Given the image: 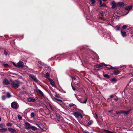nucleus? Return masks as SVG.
Instances as JSON below:
<instances>
[{
	"mask_svg": "<svg viewBox=\"0 0 133 133\" xmlns=\"http://www.w3.org/2000/svg\"><path fill=\"white\" fill-rule=\"evenodd\" d=\"M83 112V111L81 110L76 111H73V114L77 119L79 118V117L82 119L83 117L82 114V113Z\"/></svg>",
	"mask_w": 133,
	"mask_h": 133,
	"instance_id": "obj_1",
	"label": "nucleus"
},
{
	"mask_svg": "<svg viewBox=\"0 0 133 133\" xmlns=\"http://www.w3.org/2000/svg\"><path fill=\"white\" fill-rule=\"evenodd\" d=\"M20 83L18 81L16 80L11 81L10 85L12 87L16 89L19 86Z\"/></svg>",
	"mask_w": 133,
	"mask_h": 133,
	"instance_id": "obj_2",
	"label": "nucleus"
},
{
	"mask_svg": "<svg viewBox=\"0 0 133 133\" xmlns=\"http://www.w3.org/2000/svg\"><path fill=\"white\" fill-rule=\"evenodd\" d=\"M75 95L76 97L78 100L80 102L82 103H86L87 101L88 98H87L85 101L83 102H82L81 101V99L82 98V96L81 95H79L78 96H77L76 94H75Z\"/></svg>",
	"mask_w": 133,
	"mask_h": 133,
	"instance_id": "obj_3",
	"label": "nucleus"
},
{
	"mask_svg": "<svg viewBox=\"0 0 133 133\" xmlns=\"http://www.w3.org/2000/svg\"><path fill=\"white\" fill-rule=\"evenodd\" d=\"M71 78L72 80V82L74 84L76 85H78L79 84L80 79L78 77H72Z\"/></svg>",
	"mask_w": 133,
	"mask_h": 133,
	"instance_id": "obj_4",
	"label": "nucleus"
},
{
	"mask_svg": "<svg viewBox=\"0 0 133 133\" xmlns=\"http://www.w3.org/2000/svg\"><path fill=\"white\" fill-rule=\"evenodd\" d=\"M11 108L14 109H17L19 107L18 104L16 102H12L11 104Z\"/></svg>",
	"mask_w": 133,
	"mask_h": 133,
	"instance_id": "obj_5",
	"label": "nucleus"
},
{
	"mask_svg": "<svg viewBox=\"0 0 133 133\" xmlns=\"http://www.w3.org/2000/svg\"><path fill=\"white\" fill-rule=\"evenodd\" d=\"M24 65V63L21 61L18 62L17 64V67L22 68Z\"/></svg>",
	"mask_w": 133,
	"mask_h": 133,
	"instance_id": "obj_6",
	"label": "nucleus"
},
{
	"mask_svg": "<svg viewBox=\"0 0 133 133\" xmlns=\"http://www.w3.org/2000/svg\"><path fill=\"white\" fill-rule=\"evenodd\" d=\"M35 91L38 93L40 94L42 96H44V94L43 92L37 88H36L35 89Z\"/></svg>",
	"mask_w": 133,
	"mask_h": 133,
	"instance_id": "obj_7",
	"label": "nucleus"
},
{
	"mask_svg": "<svg viewBox=\"0 0 133 133\" xmlns=\"http://www.w3.org/2000/svg\"><path fill=\"white\" fill-rule=\"evenodd\" d=\"M29 76L34 81L36 82H37V80L36 79V77L34 75L31 74L29 75Z\"/></svg>",
	"mask_w": 133,
	"mask_h": 133,
	"instance_id": "obj_8",
	"label": "nucleus"
},
{
	"mask_svg": "<svg viewBox=\"0 0 133 133\" xmlns=\"http://www.w3.org/2000/svg\"><path fill=\"white\" fill-rule=\"evenodd\" d=\"M103 66H107V65L104 63H101L99 64L96 65H95V67L96 68H99L100 67H102Z\"/></svg>",
	"mask_w": 133,
	"mask_h": 133,
	"instance_id": "obj_9",
	"label": "nucleus"
},
{
	"mask_svg": "<svg viewBox=\"0 0 133 133\" xmlns=\"http://www.w3.org/2000/svg\"><path fill=\"white\" fill-rule=\"evenodd\" d=\"M132 7V5H130L129 6L126 7L125 8V9L127 11V12L125 15L129 13V11L131 9Z\"/></svg>",
	"mask_w": 133,
	"mask_h": 133,
	"instance_id": "obj_10",
	"label": "nucleus"
},
{
	"mask_svg": "<svg viewBox=\"0 0 133 133\" xmlns=\"http://www.w3.org/2000/svg\"><path fill=\"white\" fill-rule=\"evenodd\" d=\"M25 126L26 129H30L31 127L30 124L28 122H25Z\"/></svg>",
	"mask_w": 133,
	"mask_h": 133,
	"instance_id": "obj_11",
	"label": "nucleus"
},
{
	"mask_svg": "<svg viewBox=\"0 0 133 133\" xmlns=\"http://www.w3.org/2000/svg\"><path fill=\"white\" fill-rule=\"evenodd\" d=\"M111 5L112 6V8L113 9H114L116 6L117 5H116V3L114 1H112L111 3Z\"/></svg>",
	"mask_w": 133,
	"mask_h": 133,
	"instance_id": "obj_12",
	"label": "nucleus"
},
{
	"mask_svg": "<svg viewBox=\"0 0 133 133\" xmlns=\"http://www.w3.org/2000/svg\"><path fill=\"white\" fill-rule=\"evenodd\" d=\"M8 129L9 131L12 133H16V130L11 128H9Z\"/></svg>",
	"mask_w": 133,
	"mask_h": 133,
	"instance_id": "obj_13",
	"label": "nucleus"
},
{
	"mask_svg": "<svg viewBox=\"0 0 133 133\" xmlns=\"http://www.w3.org/2000/svg\"><path fill=\"white\" fill-rule=\"evenodd\" d=\"M36 125L40 129H41L42 130H43V126L42 125L40 122L37 123L36 124Z\"/></svg>",
	"mask_w": 133,
	"mask_h": 133,
	"instance_id": "obj_14",
	"label": "nucleus"
},
{
	"mask_svg": "<svg viewBox=\"0 0 133 133\" xmlns=\"http://www.w3.org/2000/svg\"><path fill=\"white\" fill-rule=\"evenodd\" d=\"M3 84L5 85H8L10 84L8 80L6 79H4L3 81Z\"/></svg>",
	"mask_w": 133,
	"mask_h": 133,
	"instance_id": "obj_15",
	"label": "nucleus"
},
{
	"mask_svg": "<svg viewBox=\"0 0 133 133\" xmlns=\"http://www.w3.org/2000/svg\"><path fill=\"white\" fill-rule=\"evenodd\" d=\"M28 101L29 102H35L36 101V100L35 99L33 98L30 97L28 99Z\"/></svg>",
	"mask_w": 133,
	"mask_h": 133,
	"instance_id": "obj_16",
	"label": "nucleus"
},
{
	"mask_svg": "<svg viewBox=\"0 0 133 133\" xmlns=\"http://www.w3.org/2000/svg\"><path fill=\"white\" fill-rule=\"evenodd\" d=\"M49 81L52 86L55 87V84L54 81L52 79H50Z\"/></svg>",
	"mask_w": 133,
	"mask_h": 133,
	"instance_id": "obj_17",
	"label": "nucleus"
},
{
	"mask_svg": "<svg viewBox=\"0 0 133 133\" xmlns=\"http://www.w3.org/2000/svg\"><path fill=\"white\" fill-rule=\"evenodd\" d=\"M124 5V3L123 2H118L117 4V6H118L120 7H123Z\"/></svg>",
	"mask_w": 133,
	"mask_h": 133,
	"instance_id": "obj_18",
	"label": "nucleus"
},
{
	"mask_svg": "<svg viewBox=\"0 0 133 133\" xmlns=\"http://www.w3.org/2000/svg\"><path fill=\"white\" fill-rule=\"evenodd\" d=\"M99 2L100 3V6L101 7H104V6H107L104 3H102V1H101V0H99Z\"/></svg>",
	"mask_w": 133,
	"mask_h": 133,
	"instance_id": "obj_19",
	"label": "nucleus"
},
{
	"mask_svg": "<svg viewBox=\"0 0 133 133\" xmlns=\"http://www.w3.org/2000/svg\"><path fill=\"white\" fill-rule=\"evenodd\" d=\"M103 11H101L100 12V15L99 16V17L101 19L103 20H104V18L103 17Z\"/></svg>",
	"mask_w": 133,
	"mask_h": 133,
	"instance_id": "obj_20",
	"label": "nucleus"
},
{
	"mask_svg": "<svg viewBox=\"0 0 133 133\" xmlns=\"http://www.w3.org/2000/svg\"><path fill=\"white\" fill-rule=\"evenodd\" d=\"M7 130V129L5 128V127L3 128L0 129V131L2 132H5Z\"/></svg>",
	"mask_w": 133,
	"mask_h": 133,
	"instance_id": "obj_21",
	"label": "nucleus"
},
{
	"mask_svg": "<svg viewBox=\"0 0 133 133\" xmlns=\"http://www.w3.org/2000/svg\"><path fill=\"white\" fill-rule=\"evenodd\" d=\"M45 77L48 80L50 79L49 77V74L48 72L46 73Z\"/></svg>",
	"mask_w": 133,
	"mask_h": 133,
	"instance_id": "obj_22",
	"label": "nucleus"
},
{
	"mask_svg": "<svg viewBox=\"0 0 133 133\" xmlns=\"http://www.w3.org/2000/svg\"><path fill=\"white\" fill-rule=\"evenodd\" d=\"M69 106L71 108H75L76 107V105L74 104H71L69 105Z\"/></svg>",
	"mask_w": 133,
	"mask_h": 133,
	"instance_id": "obj_23",
	"label": "nucleus"
},
{
	"mask_svg": "<svg viewBox=\"0 0 133 133\" xmlns=\"http://www.w3.org/2000/svg\"><path fill=\"white\" fill-rule=\"evenodd\" d=\"M121 33L123 37H125L126 36V33L124 31H122V30H121Z\"/></svg>",
	"mask_w": 133,
	"mask_h": 133,
	"instance_id": "obj_24",
	"label": "nucleus"
},
{
	"mask_svg": "<svg viewBox=\"0 0 133 133\" xmlns=\"http://www.w3.org/2000/svg\"><path fill=\"white\" fill-rule=\"evenodd\" d=\"M5 125L4 123H1L0 124V129L4 128L5 127Z\"/></svg>",
	"mask_w": 133,
	"mask_h": 133,
	"instance_id": "obj_25",
	"label": "nucleus"
},
{
	"mask_svg": "<svg viewBox=\"0 0 133 133\" xmlns=\"http://www.w3.org/2000/svg\"><path fill=\"white\" fill-rule=\"evenodd\" d=\"M30 129H31L32 130L34 131H35V130H36L37 129V128L36 127L33 126H31Z\"/></svg>",
	"mask_w": 133,
	"mask_h": 133,
	"instance_id": "obj_26",
	"label": "nucleus"
},
{
	"mask_svg": "<svg viewBox=\"0 0 133 133\" xmlns=\"http://www.w3.org/2000/svg\"><path fill=\"white\" fill-rule=\"evenodd\" d=\"M38 63L39 64L42 65L44 66L45 67H46L47 66V65L45 64H44V63H43L41 61H38Z\"/></svg>",
	"mask_w": 133,
	"mask_h": 133,
	"instance_id": "obj_27",
	"label": "nucleus"
},
{
	"mask_svg": "<svg viewBox=\"0 0 133 133\" xmlns=\"http://www.w3.org/2000/svg\"><path fill=\"white\" fill-rule=\"evenodd\" d=\"M107 68L109 69H114V68L111 65H107Z\"/></svg>",
	"mask_w": 133,
	"mask_h": 133,
	"instance_id": "obj_28",
	"label": "nucleus"
},
{
	"mask_svg": "<svg viewBox=\"0 0 133 133\" xmlns=\"http://www.w3.org/2000/svg\"><path fill=\"white\" fill-rule=\"evenodd\" d=\"M119 72V71L118 70H115L113 72V73L114 75H117L118 74Z\"/></svg>",
	"mask_w": 133,
	"mask_h": 133,
	"instance_id": "obj_29",
	"label": "nucleus"
},
{
	"mask_svg": "<svg viewBox=\"0 0 133 133\" xmlns=\"http://www.w3.org/2000/svg\"><path fill=\"white\" fill-rule=\"evenodd\" d=\"M56 117L57 119V120L58 121H60V116L58 114H56Z\"/></svg>",
	"mask_w": 133,
	"mask_h": 133,
	"instance_id": "obj_30",
	"label": "nucleus"
},
{
	"mask_svg": "<svg viewBox=\"0 0 133 133\" xmlns=\"http://www.w3.org/2000/svg\"><path fill=\"white\" fill-rule=\"evenodd\" d=\"M131 111V110L130 109V110H128L127 111H124V114H125L127 115L130 112V111Z\"/></svg>",
	"mask_w": 133,
	"mask_h": 133,
	"instance_id": "obj_31",
	"label": "nucleus"
},
{
	"mask_svg": "<svg viewBox=\"0 0 133 133\" xmlns=\"http://www.w3.org/2000/svg\"><path fill=\"white\" fill-rule=\"evenodd\" d=\"M104 131L106 133H113L112 132L107 130L104 129Z\"/></svg>",
	"mask_w": 133,
	"mask_h": 133,
	"instance_id": "obj_32",
	"label": "nucleus"
},
{
	"mask_svg": "<svg viewBox=\"0 0 133 133\" xmlns=\"http://www.w3.org/2000/svg\"><path fill=\"white\" fill-rule=\"evenodd\" d=\"M103 76L105 77L106 78H109L110 77V76H109L107 74H104Z\"/></svg>",
	"mask_w": 133,
	"mask_h": 133,
	"instance_id": "obj_33",
	"label": "nucleus"
},
{
	"mask_svg": "<svg viewBox=\"0 0 133 133\" xmlns=\"http://www.w3.org/2000/svg\"><path fill=\"white\" fill-rule=\"evenodd\" d=\"M89 1L91 2L92 4L93 5L95 3V0H89Z\"/></svg>",
	"mask_w": 133,
	"mask_h": 133,
	"instance_id": "obj_34",
	"label": "nucleus"
},
{
	"mask_svg": "<svg viewBox=\"0 0 133 133\" xmlns=\"http://www.w3.org/2000/svg\"><path fill=\"white\" fill-rule=\"evenodd\" d=\"M6 96L8 98H10L11 97L10 94L8 92H7L6 93Z\"/></svg>",
	"mask_w": 133,
	"mask_h": 133,
	"instance_id": "obj_35",
	"label": "nucleus"
},
{
	"mask_svg": "<svg viewBox=\"0 0 133 133\" xmlns=\"http://www.w3.org/2000/svg\"><path fill=\"white\" fill-rule=\"evenodd\" d=\"M93 121L91 120H90L88 123V124L89 125H91V124L93 123Z\"/></svg>",
	"mask_w": 133,
	"mask_h": 133,
	"instance_id": "obj_36",
	"label": "nucleus"
},
{
	"mask_svg": "<svg viewBox=\"0 0 133 133\" xmlns=\"http://www.w3.org/2000/svg\"><path fill=\"white\" fill-rule=\"evenodd\" d=\"M49 105L50 108L53 111H54L55 110L53 106L51 104H49Z\"/></svg>",
	"mask_w": 133,
	"mask_h": 133,
	"instance_id": "obj_37",
	"label": "nucleus"
},
{
	"mask_svg": "<svg viewBox=\"0 0 133 133\" xmlns=\"http://www.w3.org/2000/svg\"><path fill=\"white\" fill-rule=\"evenodd\" d=\"M7 126L9 127H11L12 126V124L10 123H8L6 124Z\"/></svg>",
	"mask_w": 133,
	"mask_h": 133,
	"instance_id": "obj_38",
	"label": "nucleus"
},
{
	"mask_svg": "<svg viewBox=\"0 0 133 133\" xmlns=\"http://www.w3.org/2000/svg\"><path fill=\"white\" fill-rule=\"evenodd\" d=\"M6 97L5 96L3 95L2 96V99L3 100H4L6 98Z\"/></svg>",
	"mask_w": 133,
	"mask_h": 133,
	"instance_id": "obj_39",
	"label": "nucleus"
},
{
	"mask_svg": "<svg viewBox=\"0 0 133 133\" xmlns=\"http://www.w3.org/2000/svg\"><path fill=\"white\" fill-rule=\"evenodd\" d=\"M127 26L126 25H124L122 27V28L124 29H126L127 27Z\"/></svg>",
	"mask_w": 133,
	"mask_h": 133,
	"instance_id": "obj_40",
	"label": "nucleus"
},
{
	"mask_svg": "<svg viewBox=\"0 0 133 133\" xmlns=\"http://www.w3.org/2000/svg\"><path fill=\"white\" fill-rule=\"evenodd\" d=\"M120 28L119 26H116V30L117 31H118L119 30H120Z\"/></svg>",
	"mask_w": 133,
	"mask_h": 133,
	"instance_id": "obj_41",
	"label": "nucleus"
},
{
	"mask_svg": "<svg viewBox=\"0 0 133 133\" xmlns=\"http://www.w3.org/2000/svg\"><path fill=\"white\" fill-rule=\"evenodd\" d=\"M2 66L4 67H5L6 66H8L9 65L8 64H2Z\"/></svg>",
	"mask_w": 133,
	"mask_h": 133,
	"instance_id": "obj_42",
	"label": "nucleus"
},
{
	"mask_svg": "<svg viewBox=\"0 0 133 133\" xmlns=\"http://www.w3.org/2000/svg\"><path fill=\"white\" fill-rule=\"evenodd\" d=\"M18 118L19 120H21L22 119V117L20 115H18Z\"/></svg>",
	"mask_w": 133,
	"mask_h": 133,
	"instance_id": "obj_43",
	"label": "nucleus"
},
{
	"mask_svg": "<svg viewBox=\"0 0 133 133\" xmlns=\"http://www.w3.org/2000/svg\"><path fill=\"white\" fill-rule=\"evenodd\" d=\"M35 115L34 113L33 112H32L31 114V116L32 117H34Z\"/></svg>",
	"mask_w": 133,
	"mask_h": 133,
	"instance_id": "obj_44",
	"label": "nucleus"
},
{
	"mask_svg": "<svg viewBox=\"0 0 133 133\" xmlns=\"http://www.w3.org/2000/svg\"><path fill=\"white\" fill-rule=\"evenodd\" d=\"M83 133H93V132H91L90 133L87 130H85V131L83 132Z\"/></svg>",
	"mask_w": 133,
	"mask_h": 133,
	"instance_id": "obj_45",
	"label": "nucleus"
},
{
	"mask_svg": "<svg viewBox=\"0 0 133 133\" xmlns=\"http://www.w3.org/2000/svg\"><path fill=\"white\" fill-rule=\"evenodd\" d=\"M112 81L113 82H116V81L117 80L115 78H113L112 79Z\"/></svg>",
	"mask_w": 133,
	"mask_h": 133,
	"instance_id": "obj_46",
	"label": "nucleus"
},
{
	"mask_svg": "<svg viewBox=\"0 0 133 133\" xmlns=\"http://www.w3.org/2000/svg\"><path fill=\"white\" fill-rule=\"evenodd\" d=\"M120 112L121 114H124V111H120Z\"/></svg>",
	"mask_w": 133,
	"mask_h": 133,
	"instance_id": "obj_47",
	"label": "nucleus"
},
{
	"mask_svg": "<svg viewBox=\"0 0 133 133\" xmlns=\"http://www.w3.org/2000/svg\"><path fill=\"white\" fill-rule=\"evenodd\" d=\"M4 54L5 55H7V54H8L7 52L5 50H4Z\"/></svg>",
	"mask_w": 133,
	"mask_h": 133,
	"instance_id": "obj_48",
	"label": "nucleus"
},
{
	"mask_svg": "<svg viewBox=\"0 0 133 133\" xmlns=\"http://www.w3.org/2000/svg\"><path fill=\"white\" fill-rule=\"evenodd\" d=\"M12 63L15 66L17 67V64H15L14 62H12Z\"/></svg>",
	"mask_w": 133,
	"mask_h": 133,
	"instance_id": "obj_49",
	"label": "nucleus"
},
{
	"mask_svg": "<svg viewBox=\"0 0 133 133\" xmlns=\"http://www.w3.org/2000/svg\"><path fill=\"white\" fill-rule=\"evenodd\" d=\"M94 117H98V116L97 114L96 113H95V115H94Z\"/></svg>",
	"mask_w": 133,
	"mask_h": 133,
	"instance_id": "obj_50",
	"label": "nucleus"
},
{
	"mask_svg": "<svg viewBox=\"0 0 133 133\" xmlns=\"http://www.w3.org/2000/svg\"><path fill=\"white\" fill-rule=\"evenodd\" d=\"M116 113L117 114H120V111H117L116 112Z\"/></svg>",
	"mask_w": 133,
	"mask_h": 133,
	"instance_id": "obj_51",
	"label": "nucleus"
},
{
	"mask_svg": "<svg viewBox=\"0 0 133 133\" xmlns=\"http://www.w3.org/2000/svg\"><path fill=\"white\" fill-rule=\"evenodd\" d=\"M72 89H73V90H76V89H75V88L74 87H72Z\"/></svg>",
	"mask_w": 133,
	"mask_h": 133,
	"instance_id": "obj_52",
	"label": "nucleus"
},
{
	"mask_svg": "<svg viewBox=\"0 0 133 133\" xmlns=\"http://www.w3.org/2000/svg\"><path fill=\"white\" fill-rule=\"evenodd\" d=\"M110 98H112L113 97V95H110Z\"/></svg>",
	"mask_w": 133,
	"mask_h": 133,
	"instance_id": "obj_53",
	"label": "nucleus"
},
{
	"mask_svg": "<svg viewBox=\"0 0 133 133\" xmlns=\"http://www.w3.org/2000/svg\"><path fill=\"white\" fill-rule=\"evenodd\" d=\"M55 99L57 100V101H61V100H60V99Z\"/></svg>",
	"mask_w": 133,
	"mask_h": 133,
	"instance_id": "obj_54",
	"label": "nucleus"
},
{
	"mask_svg": "<svg viewBox=\"0 0 133 133\" xmlns=\"http://www.w3.org/2000/svg\"><path fill=\"white\" fill-rule=\"evenodd\" d=\"M112 111H113V110H111L109 111L108 112H109L110 113V112H111Z\"/></svg>",
	"mask_w": 133,
	"mask_h": 133,
	"instance_id": "obj_55",
	"label": "nucleus"
},
{
	"mask_svg": "<svg viewBox=\"0 0 133 133\" xmlns=\"http://www.w3.org/2000/svg\"><path fill=\"white\" fill-rule=\"evenodd\" d=\"M114 100H115L117 101V100H118V99H117V98H115L114 99Z\"/></svg>",
	"mask_w": 133,
	"mask_h": 133,
	"instance_id": "obj_56",
	"label": "nucleus"
},
{
	"mask_svg": "<svg viewBox=\"0 0 133 133\" xmlns=\"http://www.w3.org/2000/svg\"><path fill=\"white\" fill-rule=\"evenodd\" d=\"M104 2H105L106 1H107V0H102Z\"/></svg>",
	"mask_w": 133,
	"mask_h": 133,
	"instance_id": "obj_57",
	"label": "nucleus"
},
{
	"mask_svg": "<svg viewBox=\"0 0 133 133\" xmlns=\"http://www.w3.org/2000/svg\"><path fill=\"white\" fill-rule=\"evenodd\" d=\"M122 67V66H121V67H119V68H117V69H119V68H121Z\"/></svg>",
	"mask_w": 133,
	"mask_h": 133,
	"instance_id": "obj_58",
	"label": "nucleus"
},
{
	"mask_svg": "<svg viewBox=\"0 0 133 133\" xmlns=\"http://www.w3.org/2000/svg\"><path fill=\"white\" fill-rule=\"evenodd\" d=\"M1 118L0 117V122L1 121Z\"/></svg>",
	"mask_w": 133,
	"mask_h": 133,
	"instance_id": "obj_59",
	"label": "nucleus"
},
{
	"mask_svg": "<svg viewBox=\"0 0 133 133\" xmlns=\"http://www.w3.org/2000/svg\"><path fill=\"white\" fill-rule=\"evenodd\" d=\"M71 86H72V87H73V85H72V84H71Z\"/></svg>",
	"mask_w": 133,
	"mask_h": 133,
	"instance_id": "obj_60",
	"label": "nucleus"
},
{
	"mask_svg": "<svg viewBox=\"0 0 133 133\" xmlns=\"http://www.w3.org/2000/svg\"><path fill=\"white\" fill-rule=\"evenodd\" d=\"M132 76H133V74H132Z\"/></svg>",
	"mask_w": 133,
	"mask_h": 133,
	"instance_id": "obj_61",
	"label": "nucleus"
}]
</instances>
